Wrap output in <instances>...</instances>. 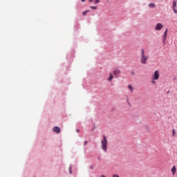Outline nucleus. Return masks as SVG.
<instances>
[{
  "instance_id": "f257e3e1",
  "label": "nucleus",
  "mask_w": 177,
  "mask_h": 177,
  "mask_svg": "<svg viewBox=\"0 0 177 177\" xmlns=\"http://www.w3.org/2000/svg\"><path fill=\"white\" fill-rule=\"evenodd\" d=\"M101 149L103 150L105 153L107 152V146L109 145V142H107V138L106 136H103V139L101 140Z\"/></svg>"
},
{
  "instance_id": "f03ea898",
  "label": "nucleus",
  "mask_w": 177,
  "mask_h": 177,
  "mask_svg": "<svg viewBox=\"0 0 177 177\" xmlns=\"http://www.w3.org/2000/svg\"><path fill=\"white\" fill-rule=\"evenodd\" d=\"M147 59H149V57L146 56L145 55V49H141V58L140 62L142 64H146L147 63Z\"/></svg>"
},
{
  "instance_id": "7ed1b4c3",
  "label": "nucleus",
  "mask_w": 177,
  "mask_h": 177,
  "mask_svg": "<svg viewBox=\"0 0 177 177\" xmlns=\"http://www.w3.org/2000/svg\"><path fill=\"white\" fill-rule=\"evenodd\" d=\"M53 132H56V133H60L61 129H60V127L55 126L53 127Z\"/></svg>"
},
{
  "instance_id": "20e7f679",
  "label": "nucleus",
  "mask_w": 177,
  "mask_h": 177,
  "mask_svg": "<svg viewBox=\"0 0 177 177\" xmlns=\"http://www.w3.org/2000/svg\"><path fill=\"white\" fill-rule=\"evenodd\" d=\"M168 34V29H166L163 34V44H165V41H167V35Z\"/></svg>"
},
{
  "instance_id": "39448f33",
  "label": "nucleus",
  "mask_w": 177,
  "mask_h": 177,
  "mask_svg": "<svg viewBox=\"0 0 177 177\" xmlns=\"http://www.w3.org/2000/svg\"><path fill=\"white\" fill-rule=\"evenodd\" d=\"M120 73L121 71H120V69H115L113 71V75L117 77H118V75H120Z\"/></svg>"
},
{
  "instance_id": "423d86ee",
  "label": "nucleus",
  "mask_w": 177,
  "mask_h": 177,
  "mask_svg": "<svg viewBox=\"0 0 177 177\" xmlns=\"http://www.w3.org/2000/svg\"><path fill=\"white\" fill-rule=\"evenodd\" d=\"M164 27V25L161 24H158L156 26V30H161V28H162Z\"/></svg>"
},
{
  "instance_id": "0eeeda50",
  "label": "nucleus",
  "mask_w": 177,
  "mask_h": 177,
  "mask_svg": "<svg viewBox=\"0 0 177 177\" xmlns=\"http://www.w3.org/2000/svg\"><path fill=\"white\" fill-rule=\"evenodd\" d=\"M151 83L152 84H156V71L153 73V75L152 77Z\"/></svg>"
},
{
  "instance_id": "6e6552de",
  "label": "nucleus",
  "mask_w": 177,
  "mask_h": 177,
  "mask_svg": "<svg viewBox=\"0 0 177 177\" xmlns=\"http://www.w3.org/2000/svg\"><path fill=\"white\" fill-rule=\"evenodd\" d=\"M113 78H114V76L113 75V73H110L109 74V77L108 78V81H112L113 80Z\"/></svg>"
},
{
  "instance_id": "1a4fd4ad",
  "label": "nucleus",
  "mask_w": 177,
  "mask_h": 177,
  "mask_svg": "<svg viewBox=\"0 0 177 177\" xmlns=\"http://www.w3.org/2000/svg\"><path fill=\"white\" fill-rule=\"evenodd\" d=\"M171 172H172L173 175H175V174L176 173V167L175 166H174L172 167Z\"/></svg>"
},
{
  "instance_id": "9d476101",
  "label": "nucleus",
  "mask_w": 177,
  "mask_h": 177,
  "mask_svg": "<svg viewBox=\"0 0 177 177\" xmlns=\"http://www.w3.org/2000/svg\"><path fill=\"white\" fill-rule=\"evenodd\" d=\"M159 77H160V74L158 71H156V80H158Z\"/></svg>"
},
{
  "instance_id": "9b49d317",
  "label": "nucleus",
  "mask_w": 177,
  "mask_h": 177,
  "mask_svg": "<svg viewBox=\"0 0 177 177\" xmlns=\"http://www.w3.org/2000/svg\"><path fill=\"white\" fill-rule=\"evenodd\" d=\"M148 6H149V8H156V4L153 3H150L148 5Z\"/></svg>"
},
{
  "instance_id": "f8f14e48",
  "label": "nucleus",
  "mask_w": 177,
  "mask_h": 177,
  "mask_svg": "<svg viewBox=\"0 0 177 177\" xmlns=\"http://www.w3.org/2000/svg\"><path fill=\"white\" fill-rule=\"evenodd\" d=\"M128 88H129V91H131V92H133V86H132V85L129 84L128 86Z\"/></svg>"
},
{
  "instance_id": "ddd939ff",
  "label": "nucleus",
  "mask_w": 177,
  "mask_h": 177,
  "mask_svg": "<svg viewBox=\"0 0 177 177\" xmlns=\"http://www.w3.org/2000/svg\"><path fill=\"white\" fill-rule=\"evenodd\" d=\"M72 167H71V165H70L69 166V168H68V172H69V174H73V169H72Z\"/></svg>"
},
{
  "instance_id": "4468645a",
  "label": "nucleus",
  "mask_w": 177,
  "mask_h": 177,
  "mask_svg": "<svg viewBox=\"0 0 177 177\" xmlns=\"http://www.w3.org/2000/svg\"><path fill=\"white\" fill-rule=\"evenodd\" d=\"M172 8H173V9H175V8H176V1H173Z\"/></svg>"
},
{
  "instance_id": "2eb2a0df",
  "label": "nucleus",
  "mask_w": 177,
  "mask_h": 177,
  "mask_svg": "<svg viewBox=\"0 0 177 177\" xmlns=\"http://www.w3.org/2000/svg\"><path fill=\"white\" fill-rule=\"evenodd\" d=\"M176 136V131L175 129H172V136Z\"/></svg>"
},
{
  "instance_id": "dca6fc26",
  "label": "nucleus",
  "mask_w": 177,
  "mask_h": 177,
  "mask_svg": "<svg viewBox=\"0 0 177 177\" xmlns=\"http://www.w3.org/2000/svg\"><path fill=\"white\" fill-rule=\"evenodd\" d=\"M90 9H92L93 10H96V9H97V7H96V6H90Z\"/></svg>"
},
{
  "instance_id": "f3484780",
  "label": "nucleus",
  "mask_w": 177,
  "mask_h": 177,
  "mask_svg": "<svg viewBox=\"0 0 177 177\" xmlns=\"http://www.w3.org/2000/svg\"><path fill=\"white\" fill-rule=\"evenodd\" d=\"M88 12H89V10H86V11H84V12H82L83 16H86V13H88Z\"/></svg>"
},
{
  "instance_id": "a211bd4d",
  "label": "nucleus",
  "mask_w": 177,
  "mask_h": 177,
  "mask_svg": "<svg viewBox=\"0 0 177 177\" xmlns=\"http://www.w3.org/2000/svg\"><path fill=\"white\" fill-rule=\"evenodd\" d=\"M100 3V0H95L94 1L95 5H97V3Z\"/></svg>"
},
{
  "instance_id": "6ab92c4d",
  "label": "nucleus",
  "mask_w": 177,
  "mask_h": 177,
  "mask_svg": "<svg viewBox=\"0 0 177 177\" xmlns=\"http://www.w3.org/2000/svg\"><path fill=\"white\" fill-rule=\"evenodd\" d=\"M95 129H96V127L94 126V127L91 129V132H93V131H95Z\"/></svg>"
},
{
  "instance_id": "aec40b11",
  "label": "nucleus",
  "mask_w": 177,
  "mask_h": 177,
  "mask_svg": "<svg viewBox=\"0 0 177 177\" xmlns=\"http://www.w3.org/2000/svg\"><path fill=\"white\" fill-rule=\"evenodd\" d=\"M113 177H120V176H118V174H113Z\"/></svg>"
},
{
  "instance_id": "412c9836",
  "label": "nucleus",
  "mask_w": 177,
  "mask_h": 177,
  "mask_svg": "<svg viewBox=\"0 0 177 177\" xmlns=\"http://www.w3.org/2000/svg\"><path fill=\"white\" fill-rule=\"evenodd\" d=\"M131 75H135V71H131Z\"/></svg>"
},
{
  "instance_id": "4be33fe9",
  "label": "nucleus",
  "mask_w": 177,
  "mask_h": 177,
  "mask_svg": "<svg viewBox=\"0 0 177 177\" xmlns=\"http://www.w3.org/2000/svg\"><path fill=\"white\" fill-rule=\"evenodd\" d=\"M173 10H174V13H177V10H176V9L173 8Z\"/></svg>"
},
{
  "instance_id": "5701e85b",
  "label": "nucleus",
  "mask_w": 177,
  "mask_h": 177,
  "mask_svg": "<svg viewBox=\"0 0 177 177\" xmlns=\"http://www.w3.org/2000/svg\"><path fill=\"white\" fill-rule=\"evenodd\" d=\"M87 144H88V141H85L84 145V146H86Z\"/></svg>"
},
{
  "instance_id": "b1692460",
  "label": "nucleus",
  "mask_w": 177,
  "mask_h": 177,
  "mask_svg": "<svg viewBox=\"0 0 177 177\" xmlns=\"http://www.w3.org/2000/svg\"><path fill=\"white\" fill-rule=\"evenodd\" d=\"M76 131H77V133H80V129H77Z\"/></svg>"
},
{
  "instance_id": "393cba45",
  "label": "nucleus",
  "mask_w": 177,
  "mask_h": 177,
  "mask_svg": "<svg viewBox=\"0 0 177 177\" xmlns=\"http://www.w3.org/2000/svg\"><path fill=\"white\" fill-rule=\"evenodd\" d=\"M91 169H93V166H90Z\"/></svg>"
},
{
  "instance_id": "a878e982",
  "label": "nucleus",
  "mask_w": 177,
  "mask_h": 177,
  "mask_svg": "<svg viewBox=\"0 0 177 177\" xmlns=\"http://www.w3.org/2000/svg\"><path fill=\"white\" fill-rule=\"evenodd\" d=\"M127 102L128 103V102H129V100L128 99V97H127Z\"/></svg>"
},
{
  "instance_id": "bb28decb",
  "label": "nucleus",
  "mask_w": 177,
  "mask_h": 177,
  "mask_svg": "<svg viewBox=\"0 0 177 177\" xmlns=\"http://www.w3.org/2000/svg\"><path fill=\"white\" fill-rule=\"evenodd\" d=\"M127 103H128L129 106H131V102H128Z\"/></svg>"
},
{
  "instance_id": "cd10ccee",
  "label": "nucleus",
  "mask_w": 177,
  "mask_h": 177,
  "mask_svg": "<svg viewBox=\"0 0 177 177\" xmlns=\"http://www.w3.org/2000/svg\"><path fill=\"white\" fill-rule=\"evenodd\" d=\"M100 177H106L104 175H101Z\"/></svg>"
},
{
  "instance_id": "c85d7f7f",
  "label": "nucleus",
  "mask_w": 177,
  "mask_h": 177,
  "mask_svg": "<svg viewBox=\"0 0 177 177\" xmlns=\"http://www.w3.org/2000/svg\"><path fill=\"white\" fill-rule=\"evenodd\" d=\"M97 160H100V156H97Z\"/></svg>"
},
{
  "instance_id": "c756f323",
  "label": "nucleus",
  "mask_w": 177,
  "mask_h": 177,
  "mask_svg": "<svg viewBox=\"0 0 177 177\" xmlns=\"http://www.w3.org/2000/svg\"><path fill=\"white\" fill-rule=\"evenodd\" d=\"M88 1L89 2H93V0H89Z\"/></svg>"
},
{
  "instance_id": "7c9ffc66",
  "label": "nucleus",
  "mask_w": 177,
  "mask_h": 177,
  "mask_svg": "<svg viewBox=\"0 0 177 177\" xmlns=\"http://www.w3.org/2000/svg\"><path fill=\"white\" fill-rule=\"evenodd\" d=\"M86 0H81L82 2H85Z\"/></svg>"
},
{
  "instance_id": "2f4dec72",
  "label": "nucleus",
  "mask_w": 177,
  "mask_h": 177,
  "mask_svg": "<svg viewBox=\"0 0 177 177\" xmlns=\"http://www.w3.org/2000/svg\"><path fill=\"white\" fill-rule=\"evenodd\" d=\"M69 62H73V59H68Z\"/></svg>"
},
{
  "instance_id": "473e14b6",
  "label": "nucleus",
  "mask_w": 177,
  "mask_h": 177,
  "mask_svg": "<svg viewBox=\"0 0 177 177\" xmlns=\"http://www.w3.org/2000/svg\"><path fill=\"white\" fill-rule=\"evenodd\" d=\"M66 58L68 59V56H66Z\"/></svg>"
}]
</instances>
